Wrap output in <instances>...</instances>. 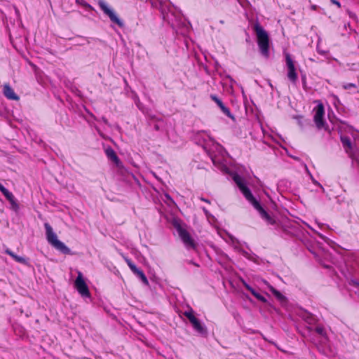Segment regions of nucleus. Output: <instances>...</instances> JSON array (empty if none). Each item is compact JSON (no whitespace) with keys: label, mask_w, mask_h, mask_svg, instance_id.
<instances>
[{"label":"nucleus","mask_w":359,"mask_h":359,"mask_svg":"<svg viewBox=\"0 0 359 359\" xmlns=\"http://www.w3.org/2000/svg\"><path fill=\"white\" fill-rule=\"evenodd\" d=\"M232 179L237 184L245 198L259 212L262 218L264 219L268 224L278 226L276 221L263 209L259 203L254 198L250 189L245 186L244 180L240 175L236 173L232 174Z\"/></svg>","instance_id":"f257e3e1"},{"label":"nucleus","mask_w":359,"mask_h":359,"mask_svg":"<svg viewBox=\"0 0 359 359\" xmlns=\"http://www.w3.org/2000/svg\"><path fill=\"white\" fill-rule=\"evenodd\" d=\"M198 140L203 144V149L208 152L214 164L217 162V154L223 156L225 153L223 147L216 142L207 133H199Z\"/></svg>","instance_id":"f03ea898"},{"label":"nucleus","mask_w":359,"mask_h":359,"mask_svg":"<svg viewBox=\"0 0 359 359\" xmlns=\"http://www.w3.org/2000/svg\"><path fill=\"white\" fill-rule=\"evenodd\" d=\"M353 138V142L351 139L347 136H341V141L345 151L348 156L359 165V132L354 131L351 128H349Z\"/></svg>","instance_id":"7ed1b4c3"},{"label":"nucleus","mask_w":359,"mask_h":359,"mask_svg":"<svg viewBox=\"0 0 359 359\" xmlns=\"http://www.w3.org/2000/svg\"><path fill=\"white\" fill-rule=\"evenodd\" d=\"M44 227L48 242L61 252L66 255L70 254V249L67 248L64 243L58 240L56 233L53 231L50 225L48 223H45Z\"/></svg>","instance_id":"20e7f679"},{"label":"nucleus","mask_w":359,"mask_h":359,"mask_svg":"<svg viewBox=\"0 0 359 359\" xmlns=\"http://www.w3.org/2000/svg\"><path fill=\"white\" fill-rule=\"evenodd\" d=\"M255 31L257 38V43L260 52L265 57H269V39L266 31L258 24L255 25Z\"/></svg>","instance_id":"39448f33"},{"label":"nucleus","mask_w":359,"mask_h":359,"mask_svg":"<svg viewBox=\"0 0 359 359\" xmlns=\"http://www.w3.org/2000/svg\"><path fill=\"white\" fill-rule=\"evenodd\" d=\"M285 62L287 68V77L292 85L297 86L298 75L296 72L294 62L289 54H286L285 55Z\"/></svg>","instance_id":"423d86ee"},{"label":"nucleus","mask_w":359,"mask_h":359,"mask_svg":"<svg viewBox=\"0 0 359 359\" xmlns=\"http://www.w3.org/2000/svg\"><path fill=\"white\" fill-rule=\"evenodd\" d=\"M314 116L313 120L318 129H325V122L324 121L325 109L324 106L322 103H318V105L313 109Z\"/></svg>","instance_id":"0eeeda50"},{"label":"nucleus","mask_w":359,"mask_h":359,"mask_svg":"<svg viewBox=\"0 0 359 359\" xmlns=\"http://www.w3.org/2000/svg\"><path fill=\"white\" fill-rule=\"evenodd\" d=\"M74 286L79 293L83 297H90V294L88 290V287L83 279V274L81 272L78 271V276L74 282Z\"/></svg>","instance_id":"6e6552de"},{"label":"nucleus","mask_w":359,"mask_h":359,"mask_svg":"<svg viewBox=\"0 0 359 359\" xmlns=\"http://www.w3.org/2000/svg\"><path fill=\"white\" fill-rule=\"evenodd\" d=\"M98 4L104 13L109 18L111 22L117 24L121 27L123 26V22L117 17L114 11L108 6L106 2L102 0H99Z\"/></svg>","instance_id":"1a4fd4ad"},{"label":"nucleus","mask_w":359,"mask_h":359,"mask_svg":"<svg viewBox=\"0 0 359 359\" xmlns=\"http://www.w3.org/2000/svg\"><path fill=\"white\" fill-rule=\"evenodd\" d=\"M177 232L182 242L185 245L187 249H195L196 244L194 240L191 238L189 232L179 226L177 228Z\"/></svg>","instance_id":"9d476101"},{"label":"nucleus","mask_w":359,"mask_h":359,"mask_svg":"<svg viewBox=\"0 0 359 359\" xmlns=\"http://www.w3.org/2000/svg\"><path fill=\"white\" fill-rule=\"evenodd\" d=\"M184 316L189 320L192 324L194 329L199 334H204L206 333V329L201 323V322L194 316L192 311H186Z\"/></svg>","instance_id":"9b49d317"},{"label":"nucleus","mask_w":359,"mask_h":359,"mask_svg":"<svg viewBox=\"0 0 359 359\" xmlns=\"http://www.w3.org/2000/svg\"><path fill=\"white\" fill-rule=\"evenodd\" d=\"M125 261L127 263L129 268L130 269V270L133 272V273L135 274L138 278H140L141 279V280L145 285H147L149 284V282H148V280H147L146 276L144 275V272L142 270L139 269L135 265V264L128 258L126 257Z\"/></svg>","instance_id":"f8f14e48"},{"label":"nucleus","mask_w":359,"mask_h":359,"mask_svg":"<svg viewBox=\"0 0 359 359\" xmlns=\"http://www.w3.org/2000/svg\"><path fill=\"white\" fill-rule=\"evenodd\" d=\"M125 261L127 263L129 268L130 269V270L133 272V273L135 274L138 278H140L141 279V280L145 285H147L149 284V282H148V280H147L146 276L144 275V272L142 270L139 269L135 265V264L128 258L126 257Z\"/></svg>","instance_id":"ddd939ff"},{"label":"nucleus","mask_w":359,"mask_h":359,"mask_svg":"<svg viewBox=\"0 0 359 359\" xmlns=\"http://www.w3.org/2000/svg\"><path fill=\"white\" fill-rule=\"evenodd\" d=\"M106 155L116 166L117 168L121 169L123 168L122 163L118 158L115 151L111 148H108L105 151Z\"/></svg>","instance_id":"4468645a"},{"label":"nucleus","mask_w":359,"mask_h":359,"mask_svg":"<svg viewBox=\"0 0 359 359\" xmlns=\"http://www.w3.org/2000/svg\"><path fill=\"white\" fill-rule=\"evenodd\" d=\"M0 191L4 194V196L6 197V198L10 202L11 205L13 208H17L18 205L15 202V197L13 194L10 192L8 190H7L1 183H0Z\"/></svg>","instance_id":"2eb2a0df"},{"label":"nucleus","mask_w":359,"mask_h":359,"mask_svg":"<svg viewBox=\"0 0 359 359\" xmlns=\"http://www.w3.org/2000/svg\"><path fill=\"white\" fill-rule=\"evenodd\" d=\"M210 98L217 104V106L220 108L222 111L225 115H226L227 116H229L230 118H233L229 108L225 107L224 104L222 103V102L215 95H211Z\"/></svg>","instance_id":"dca6fc26"},{"label":"nucleus","mask_w":359,"mask_h":359,"mask_svg":"<svg viewBox=\"0 0 359 359\" xmlns=\"http://www.w3.org/2000/svg\"><path fill=\"white\" fill-rule=\"evenodd\" d=\"M3 93L6 97L12 100H18L19 97L15 93L14 90L8 84L4 85Z\"/></svg>","instance_id":"f3484780"},{"label":"nucleus","mask_w":359,"mask_h":359,"mask_svg":"<svg viewBox=\"0 0 359 359\" xmlns=\"http://www.w3.org/2000/svg\"><path fill=\"white\" fill-rule=\"evenodd\" d=\"M244 285L245 287V288L249 290L252 294L256 297L258 300L262 302H266V299L264 297H263L262 295H261L260 294H259L258 292H257L252 287H251L249 285H248L247 283H244Z\"/></svg>","instance_id":"a211bd4d"},{"label":"nucleus","mask_w":359,"mask_h":359,"mask_svg":"<svg viewBox=\"0 0 359 359\" xmlns=\"http://www.w3.org/2000/svg\"><path fill=\"white\" fill-rule=\"evenodd\" d=\"M6 253L10 255L14 260H15L17 262L23 264H27V261L25 258L22 257L18 256L14 252H13L10 250H6Z\"/></svg>","instance_id":"6ab92c4d"},{"label":"nucleus","mask_w":359,"mask_h":359,"mask_svg":"<svg viewBox=\"0 0 359 359\" xmlns=\"http://www.w3.org/2000/svg\"><path fill=\"white\" fill-rule=\"evenodd\" d=\"M300 316L309 325L313 324L316 321L315 317L306 311H302Z\"/></svg>","instance_id":"aec40b11"},{"label":"nucleus","mask_w":359,"mask_h":359,"mask_svg":"<svg viewBox=\"0 0 359 359\" xmlns=\"http://www.w3.org/2000/svg\"><path fill=\"white\" fill-rule=\"evenodd\" d=\"M264 283L267 285L270 291L279 299H283V296L281 294L280 292L276 290L273 287L269 284V283L266 280H263Z\"/></svg>","instance_id":"412c9836"},{"label":"nucleus","mask_w":359,"mask_h":359,"mask_svg":"<svg viewBox=\"0 0 359 359\" xmlns=\"http://www.w3.org/2000/svg\"><path fill=\"white\" fill-rule=\"evenodd\" d=\"M316 332L318 334H320L323 338L324 340L327 339L326 333H325V329L323 327L318 326L316 328Z\"/></svg>","instance_id":"4be33fe9"},{"label":"nucleus","mask_w":359,"mask_h":359,"mask_svg":"<svg viewBox=\"0 0 359 359\" xmlns=\"http://www.w3.org/2000/svg\"><path fill=\"white\" fill-rule=\"evenodd\" d=\"M355 85L353 84V83H345V84L343 85V88L345 90L350 89L351 88H355Z\"/></svg>","instance_id":"5701e85b"},{"label":"nucleus","mask_w":359,"mask_h":359,"mask_svg":"<svg viewBox=\"0 0 359 359\" xmlns=\"http://www.w3.org/2000/svg\"><path fill=\"white\" fill-rule=\"evenodd\" d=\"M317 51L320 55H325L327 53L326 51L321 50L318 45L317 46Z\"/></svg>","instance_id":"b1692460"},{"label":"nucleus","mask_w":359,"mask_h":359,"mask_svg":"<svg viewBox=\"0 0 359 359\" xmlns=\"http://www.w3.org/2000/svg\"><path fill=\"white\" fill-rule=\"evenodd\" d=\"M332 3L337 5L339 8L341 7L340 3L337 0H331Z\"/></svg>","instance_id":"393cba45"},{"label":"nucleus","mask_w":359,"mask_h":359,"mask_svg":"<svg viewBox=\"0 0 359 359\" xmlns=\"http://www.w3.org/2000/svg\"><path fill=\"white\" fill-rule=\"evenodd\" d=\"M165 196L171 203H174L173 200L171 198V197L168 194H165Z\"/></svg>","instance_id":"a878e982"},{"label":"nucleus","mask_w":359,"mask_h":359,"mask_svg":"<svg viewBox=\"0 0 359 359\" xmlns=\"http://www.w3.org/2000/svg\"><path fill=\"white\" fill-rule=\"evenodd\" d=\"M81 4L84 7H86V8H89V9H92V7H91L89 4H86V3H83V2H81Z\"/></svg>","instance_id":"bb28decb"},{"label":"nucleus","mask_w":359,"mask_h":359,"mask_svg":"<svg viewBox=\"0 0 359 359\" xmlns=\"http://www.w3.org/2000/svg\"><path fill=\"white\" fill-rule=\"evenodd\" d=\"M14 9H15V12L16 15L18 16H19L20 15V13H19L18 9L17 8V7L14 6Z\"/></svg>","instance_id":"cd10ccee"},{"label":"nucleus","mask_w":359,"mask_h":359,"mask_svg":"<svg viewBox=\"0 0 359 359\" xmlns=\"http://www.w3.org/2000/svg\"><path fill=\"white\" fill-rule=\"evenodd\" d=\"M201 199L202 201H205V202H207V203H209V201H208V200H206V199H205V198H201Z\"/></svg>","instance_id":"c85d7f7f"},{"label":"nucleus","mask_w":359,"mask_h":359,"mask_svg":"<svg viewBox=\"0 0 359 359\" xmlns=\"http://www.w3.org/2000/svg\"><path fill=\"white\" fill-rule=\"evenodd\" d=\"M102 120L105 123H107V121L105 118H102Z\"/></svg>","instance_id":"c756f323"},{"label":"nucleus","mask_w":359,"mask_h":359,"mask_svg":"<svg viewBox=\"0 0 359 359\" xmlns=\"http://www.w3.org/2000/svg\"><path fill=\"white\" fill-rule=\"evenodd\" d=\"M319 236L321 237L322 238H324V237L323 236V235L318 233Z\"/></svg>","instance_id":"7c9ffc66"},{"label":"nucleus","mask_w":359,"mask_h":359,"mask_svg":"<svg viewBox=\"0 0 359 359\" xmlns=\"http://www.w3.org/2000/svg\"><path fill=\"white\" fill-rule=\"evenodd\" d=\"M285 227H286L285 226H283V229L284 231H286Z\"/></svg>","instance_id":"2f4dec72"},{"label":"nucleus","mask_w":359,"mask_h":359,"mask_svg":"<svg viewBox=\"0 0 359 359\" xmlns=\"http://www.w3.org/2000/svg\"><path fill=\"white\" fill-rule=\"evenodd\" d=\"M290 226H293L291 222H290Z\"/></svg>","instance_id":"473e14b6"}]
</instances>
